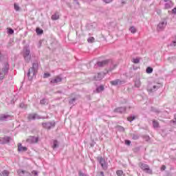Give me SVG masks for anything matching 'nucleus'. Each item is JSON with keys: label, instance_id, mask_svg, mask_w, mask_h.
Instances as JSON below:
<instances>
[{"label": "nucleus", "instance_id": "1", "mask_svg": "<svg viewBox=\"0 0 176 176\" xmlns=\"http://www.w3.org/2000/svg\"><path fill=\"white\" fill-rule=\"evenodd\" d=\"M36 72H38V62L34 63L32 67L28 70L27 75L29 80H32V78L36 75Z\"/></svg>", "mask_w": 176, "mask_h": 176}, {"label": "nucleus", "instance_id": "2", "mask_svg": "<svg viewBox=\"0 0 176 176\" xmlns=\"http://www.w3.org/2000/svg\"><path fill=\"white\" fill-rule=\"evenodd\" d=\"M23 58L25 63H30L31 61V50L28 47L23 48Z\"/></svg>", "mask_w": 176, "mask_h": 176}, {"label": "nucleus", "instance_id": "3", "mask_svg": "<svg viewBox=\"0 0 176 176\" xmlns=\"http://www.w3.org/2000/svg\"><path fill=\"white\" fill-rule=\"evenodd\" d=\"M9 72V63H6L3 65V67L0 71V79H3L5 78V75H8Z\"/></svg>", "mask_w": 176, "mask_h": 176}, {"label": "nucleus", "instance_id": "4", "mask_svg": "<svg viewBox=\"0 0 176 176\" xmlns=\"http://www.w3.org/2000/svg\"><path fill=\"white\" fill-rule=\"evenodd\" d=\"M140 168H142V170L143 171H144L147 174H152V170H151V168H149V166L148 164H144V163H140Z\"/></svg>", "mask_w": 176, "mask_h": 176}, {"label": "nucleus", "instance_id": "5", "mask_svg": "<svg viewBox=\"0 0 176 176\" xmlns=\"http://www.w3.org/2000/svg\"><path fill=\"white\" fill-rule=\"evenodd\" d=\"M109 63H112V59H107L104 60L98 61L96 63V65H98V67H102L108 65Z\"/></svg>", "mask_w": 176, "mask_h": 176}, {"label": "nucleus", "instance_id": "6", "mask_svg": "<svg viewBox=\"0 0 176 176\" xmlns=\"http://www.w3.org/2000/svg\"><path fill=\"white\" fill-rule=\"evenodd\" d=\"M13 116L9 114H0V120L1 122H8V120H12Z\"/></svg>", "mask_w": 176, "mask_h": 176}, {"label": "nucleus", "instance_id": "7", "mask_svg": "<svg viewBox=\"0 0 176 176\" xmlns=\"http://www.w3.org/2000/svg\"><path fill=\"white\" fill-rule=\"evenodd\" d=\"M98 161L99 162L100 166L102 167L103 170H107L108 168L107 162H105V159L102 158V157H98Z\"/></svg>", "mask_w": 176, "mask_h": 176}, {"label": "nucleus", "instance_id": "8", "mask_svg": "<svg viewBox=\"0 0 176 176\" xmlns=\"http://www.w3.org/2000/svg\"><path fill=\"white\" fill-rule=\"evenodd\" d=\"M39 141V138L38 137H35V136H30L27 140L26 142L28 144H36Z\"/></svg>", "mask_w": 176, "mask_h": 176}, {"label": "nucleus", "instance_id": "9", "mask_svg": "<svg viewBox=\"0 0 176 176\" xmlns=\"http://www.w3.org/2000/svg\"><path fill=\"white\" fill-rule=\"evenodd\" d=\"M42 126L43 129H47V130H50L52 127H54L56 126V122H43Z\"/></svg>", "mask_w": 176, "mask_h": 176}, {"label": "nucleus", "instance_id": "10", "mask_svg": "<svg viewBox=\"0 0 176 176\" xmlns=\"http://www.w3.org/2000/svg\"><path fill=\"white\" fill-rule=\"evenodd\" d=\"M107 66L109 67L108 72H109L111 71H113V69H115V68L118 67V63H115V61H113V60L111 59V63H109L107 64Z\"/></svg>", "mask_w": 176, "mask_h": 176}, {"label": "nucleus", "instance_id": "11", "mask_svg": "<svg viewBox=\"0 0 176 176\" xmlns=\"http://www.w3.org/2000/svg\"><path fill=\"white\" fill-rule=\"evenodd\" d=\"M30 120H35V119H46V117H40L38 114H30L29 115Z\"/></svg>", "mask_w": 176, "mask_h": 176}, {"label": "nucleus", "instance_id": "12", "mask_svg": "<svg viewBox=\"0 0 176 176\" xmlns=\"http://www.w3.org/2000/svg\"><path fill=\"white\" fill-rule=\"evenodd\" d=\"M166 25H167V22L166 21H162V22H160L158 25H157V30L158 31H162L163 30H164V28L166 27Z\"/></svg>", "mask_w": 176, "mask_h": 176}, {"label": "nucleus", "instance_id": "13", "mask_svg": "<svg viewBox=\"0 0 176 176\" xmlns=\"http://www.w3.org/2000/svg\"><path fill=\"white\" fill-rule=\"evenodd\" d=\"M8 142H10V137L6 136L0 138V144L3 145L5 144H8Z\"/></svg>", "mask_w": 176, "mask_h": 176}, {"label": "nucleus", "instance_id": "14", "mask_svg": "<svg viewBox=\"0 0 176 176\" xmlns=\"http://www.w3.org/2000/svg\"><path fill=\"white\" fill-rule=\"evenodd\" d=\"M63 78L60 76H57L54 78L51 79L52 83H59V82H62Z\"/></svg>", "mask_w": 176, "mask_h": 176}, {"label": "nucleus", "instance_id": "15", "mask_svg": "<svg viewBox=\"0 0 176 176\" xmlns=\"http://www.w3.org/2000/svg\"><path fill=\"white\" fill-rule=\"evenodd\" d=\"M110 83L113 86H118V85H123V83H124V82L120 80V79H116V80L111 81Z\"/></svg>", "mask_w": 176, "mask_h": 176}, {"label": "nucleus", "instance_id": "16", "mask_svg": "<svg viewBox=\"0 0 176 176\" xmlns=\"http://www.w3.org/2000/svg\"><path fill=\"white\" fill-rule=\"evenodd\" d=\"M114 112L117 113H124V112H126V107H118L116 109H114Z\"/></svg>", "mask_w": 176, "mask_h": 176}, {"label": "nucleus", "instance_id": "17", "mask_svg": "<svg viewBox=\"0 0 176 176\" xmlns=\"http://www.w3.org/2000/svg\"><path fill=\"white\" fill-rule=\"evenodd\" d=\"M174 7V3H173V1H168L166 3H165L164 4V9H171V8Z\"/></svg>", "mask_w": 176, "mask_h": 176}, {"label": "nucleus", "instance_id": "18", "mask_svg": "<svg viewBox=\"0 0 176 176\" xmlns=\"http://www.w3.org/2000/svg\"><path fill=\"white\" fill-rule=\"evenodd\" d=\"M18 173L20 176H32V174H31V173L25 170H19Z\"/></svg>", "mask_w": 176, "mask_h": 176}, {"label": "nucleus", "instance_id": "19", "mask_svg": "<svg viewBox=\"0 0 176 176\" xmlns=\"http://www.w3.org/2000/svg\"><path fill=\"white\" fill-rule=\"evenodd\" d=\"M18 151H19V152H25V151H27V147L23 146L21 145V143H19V144H18Z\"/></svg>", "mask_w": 176, "mask_h": 176}, {"label": "nucleus", "instance_id": "20", "mask_svg": "<svg viewBox=\"0 0 176 176\" xmlns=\"http://www.w3.org/2000/svg\"><path fill=\"white\" fill-rule=\"evenodd\" d=\"M59 145H60V143H58V141L55 140L53 141L52 148L56 149V148H58Z\"/></svg>", "mask_w": 176, "mask_h": 176}, {"label": "nucleus", "instance_id": "21", "mask_svg": "<svg viewBox=\"0 0 176 176\" xmlns=\"http://www.w3.org/2000/svg\"><path fill=\"white\" fill-rule=\"evenodd\" d=\"M104 78L102 74L99 73L96 76H95V80H101Z\"/></svg>", "mask_w": 176, "mask_h": 176}, {"label": "nucleus", "instance_id": "22", "mask_svg": "<svg viewBox=\"0 0 176 176\" xmlns=\"http://www.w3.org/2000/svg\"><path fill=\"white\" fill-rule=\"evenodd\" d=\"M60 19V15L58 12H56L52 16V20H58Z\"/></svg>", "mask_w": 176, "mask_h": 176}, {"label": "nucleus", "instance_id": "23", "mask_svg": "<svg viewBox=\"0 0 176 176\" xmlns=\"http://www.w3.org/2000/svg\"><path fill=\"white\" fill-rule=\"evenodd\" d=\"M135 87H141V80H140V79H136L135 80Z\"/></svg>", "mask_w": 176, "mask_h": 176}, {"label": "nucleus", "instance_id": "24", "mask_svg": "<svg viewBox=\"0 0 176 176\" xmlns=\"http://www.w3.org/2000/svg\"><path fill=\"white\" fill-rule=\"evenodd\" d=\"M40 104H41V105H47L49 100L46 98H43L40 101Z\"/></svg>", "mask_w": 176, "mask_h": 176}, {"label": "nucleus", "instance_id": "25", "mask_svg": "<svg viewBox=\"0 0 176 176\" xmlns=\"http://www.w3.org/2000/svg\"><path fill=\"white\" fill-rule=\"evenodd\" d=\"M158 85H153V88L150 89V91H156V90H158L159 89H160V86Z\"/></svg>", "mask_w": 176, "mask_h": 176}, {"label": "nucleus", "instance_id": "26", "mask_svg": "<svg viewBox=\"0 0 176 176\" xmlns=\"http://www.w3.org/2000/svg\"><path fill=\"white\" fill-rule=\"evenodd\" d=\"M104 89L103 85H100L96 88V93H101V91H104Z\"/></svg>", "mask_w": 176, "mask_h": 176}, {"label": "nucleus", "instance_id": "27", "mask_svg": "<svg viewBox=\"0 0 176 176\" xmlns=\"http://www.w3.org/2000/svg\"><path fill=\"white\" fill-rule=\"evenodd\" d=\"M153 127L154 129H159V122L157 120H153Z\"/></svg>", "mask_w": 176, "mask_h": 176}, {"label": "nucleus", "instance_id": "28", "mask_svg": "<svg viewBox=\"0 0 176 176\" xmlns=\"http://www.w3.org/2000/svg\"><path fill=\"white\" fill-rule=\"evenodd\" d=\"M146 72L147 74H152L153 72V69L151 67H148L146 68Z\"/></svg>", "mask_w": 176, "mask_h": 176}, {"label": "nucleus", "instance_id": "29", "mask_svg": "<svg viewBox=\"0 0 176 176\" xmlns=\"http://www.w3.org/2000/svg\"><path fill=\"white\" fill-rule=\"evenodd\" d=\"M1 176H9V172L8 170H4L1 172Z\"/></svg>", "mask_w": 176, "mask_h": 176}, {"label": "nucleus", "instance_id": "30", "mask_svg": "<svg viewBox=\"0 0 176 176\" xmlns=\"http://www.w3.org/2000/svg\"><path fill=\"white\" fill-rule=\"evenodd\" d=\"M129 31L132 33V34H135L137 32V30H135V28H134V26H132L130 28Z\"/></svg>", "mask_w": 176, "mask_h": 176}, {"label": "nucleus", "instance_id": "31", "mask_svg": "<svg viewBox=\"0 0 176 176\" xmlns=\"http://www.w3.org/2000/svg\"><path fill=\"white\" fill-rule=\"evenodd\" d=\"M14 10H16V12H19V10H20V6H19V4L14 3Z\"/></svg>", "mask_w": 176, "mask_h": 176}, {"label": "nucleus", "instance_id": "32", "mask_svg": "<svg viewBox=\"0 0 176 176\" xmlns=\"http://www.w3.org/2000/svg\"><path fill=\"white\" fill-rule=\"evenodd\" d=\"M36 34H38V35H41L43 34V30L39 28H36Z\"/></svg>", "mask_w": 176, "mask_h": 176}, {"label": "nucleus", "instance_id": "33", "mask_svg": "<svg viewBox=\"0 0 176 176\" xmlns=\"http://www.w3.org/2000/svg\"><path fill=\"white\" fill-rule=\"evenodd\" d=\"M134 119H135V116H131L127 118V120H129V122H133V120H134Z\"/></svg>", "mask_w": 176, "mask_h": 176}, {"label": "nucleus", "instance_id": "34", "mask_svg": "<svg viewBox=\"0 0 176 176\" xmlns=\"http://www.w3.org/2000/svg\"><path fill=\"white\" fill-rule=\"evenodd\" d=\"M116 174H117L118 176H122L123 175V170H118L116 171Z\"/></svg>", "mask_w": 176, "mask_h": 176}, {"label": "nucleus", "instance_id": "35", "mask_svg": "<svg viewBox=\"0 0 176 176\" xmlns=\"http://www.w3.org/2000/svg\"><path fill=\"white\" fill-rule=\"evenodd\" d=\"M76 101V98H74L72 99H71L69 101V104L70 105H72L73 104L75 103V102Z\"/></svg>", "mask_w": 176, "mask_h": 176}, {"label": "nucleus", "instance_id": "36", "mask_svg": "<svg viewBox=\"0 0 176 176\" xmlns=\"http://www.w3.org/2000/svg\"><path fill=\"white\" fill-rule=\"evenodd\" d=\"M117 129L118 131H124V128L122 126H118Z\"/></svg>", "mask_w": 176, "mask_h": 176}, {"label": "nucleus", "instance_id": "37", "mask_svg": "<svg viewBox=\"0 0 176 176\" xmlns=\"http://www.w3.org/2000/svg\"><path fill=\"white\" fill-rule=\"evenodd\" d=\"M89 43H93V42H94V37H89L88 39H87Z\"/></svg>", "mask_w": 176, "mask_h": 176}, {"label": "nucleus", "instance_id": "38", "mask_svg": "<svg viewBox=\"0 0 176 176\" xmlns=\"http://www.w3.org/2000/svg\"><path fill=\"white\" fill-rule=\"evenodd\" d=\"M133 63H134V64H138L140 63V58H136L133 59Z\"/></svg>", "mask_w": 176, "mask_h": 176}, {"label": "nucleus", "instance_id": "39", "mask_svg": "<svg viewBox=\"0 0 176 176\" xmlns=\"http://www.w3.org/2000/svg\"><path fill=\"white\" fill-rule=\"evenodd\" d=\"M19 107H20V108H22L23 109H25V108H27V105H25V104H24V103H21L19 104Z\"/></svg>", "mask_w": 176, "mask_h": 176}, {"label": "nucleus", "instance_id": "40", "mask_svg": "<svg viewBox=\"0 0 176 176\" xmlns=\"http://www.w3.org/2000/svg\"><path fill=\"white\" fill-rule=\"evenodd\" d=\"M132 138L133 140H138V138H140V136L138 135L133 134L132 135Z\"/></svg>", "mask_w": 176, "mask_h": 176}, {"label": "nucleus", "instance_id": "41", "mask_svg": "<svg viewBox=\"0 0 176 176\" xmlns=\"http://www.w3.org/2000/svg\"><path fill=\"white\" fill-rule=\"evenodd\" d=\"M8 34H10V35L14 34V30H13V29H10L8 30Z\"/></svg>", "mask_w": 176, "mask_h": 176}, {"label": "nucleus", "instance_id": "42", "mask_svg": "<svg viewBox=\"0 0 176 176\" xmlns=\"http://www.w3.org/2000/svg\"><path fill=\"white\" fill-rule=\"evenodd\" d=\"M50 77V73H45L43 78H49Z\"/></svg>", "mask_w": 176, "mask_h": 176}, {"label": "nucleus", "instance_id": "43", "mask_svg": "<svg viewBox=\"0 0 176 176\" xmlns=\"http://www.w3.org/2000/svg\"><path fill=\"white\" fill-rule=\"evenodd\" d=\"M112 1H113V0H103V1L105 3H111V2H112Z\"/></svg>", "mask_w": 176, "mask_h": 176}, {"label": "nucleus", "instance_id": "44", "mask_svg": "<svg viewBox=\"0 0 176 176\" xmlns=\"http://www.w3.org/2000/svg\"><path fill=\"white\" fill-rule=\"evenodd\" d=\"M96 176H104V172H99V173H98Z\"/></svg>", "mask_w": 176, "mask_h": 176}, {"label": "nucleus", "instance_id": "45", "mask_svg": "<svg viewBox=\"0 0 176 176\" xmlns=\"http://www.w3.org/2000/svg\"><path fill=\"white\" fill-rule=\"evenodd\" d=\"M125 144H126V145H130V144H131V141H130V140H125Z\"/></svg>", "mask_w": 176, "mask_h": 176}, {"label": "nucleus", "instance_id": "46", "mask_svg": "<svg viewBox=\"0 0 176 176\" xmlns=\"http://www.w3.org/2000/svg\"><path fill=\"white\" fill-rule=\"evenodd\" d=\"M32 174L34 175V176H36V175H38V172L36 170H33L32 172Z\"/></svg>", "mask_w": 176, "mask_h": 176}, {"label": "nucleus", "instance_id": "47", "mask_svg": "<svg viewBox=\"0 0 176 176\" xmlns=\"http://www.w3.org/2000/svg\"><path fill=\"white\" fill-rule=\"evenodd\" d=\"M172 13H173V14H176V8H174L172 10Z\"/></svg>", "mask_w": 176, "mask_h": 176}, {"label": "nucleus", "instance_id": "48", "mask_svg": "<svg viewBox=\"0 0 176 176\" xmlns=\"http://www.w3.org/2000/svg\"><path fill=\"white\" fill-rule=\"evenodd\" d=\"M161 170H162V171H164V170H166V166L163 165V166H162V168H161Z\"/></svg>", "mask_w": 176, "mask_h": 176}, {"label": "nucleus", "instance_id": "49", "mask_svg": "<svg viewBox=\"0 0 176 176\" xmlns=\"http://www.w3.org/2000/svg\"><path fill=\"white\" fill-rule=\"evenodd\" d=\"M75 3H76V5H79V2L78 1V0H74Z\"/></svg>", "mask_w": 176, "mask_h": 176}, {"label": "nucleus", "instance_id": "50", "mask_svg": "<svg viewBox=\"0 0 176 176\" xmlns=\"http://www.w3.org/2000/svg\"><path fill=\"white\" fill-rule=\"evenodd\" d=\"M164 2L166 3V2H171V0H164Z\"/></svg>", "mask_w": 176, "mask_h": 176}, {"label": "nucleus", "instance_id": "51", "mask_svg": "<svg viewBox=\"0 0 176 176\" xmlns=\"http://www.w3.org/2000/svg\"><path fill=\"white\" fill-rule=\"evenodd\" d=\"M0 176H2V173H0Z\"/></svg>", "mask_w": 176, "mask_h": 176}]
</instances>
